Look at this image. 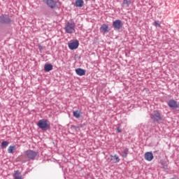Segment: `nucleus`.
I'll return each instance as SVG.
<instances>
[{
  "label": "nucleus",
  "mask_w": 179,
  "mask_h": 179,
  "mask_svg": "<svg viewBox=\"0 0 179 179\" xmlns=\"http://www.w3.org/2000/svg\"><path fill=\"white\" fill-rule=\"evenodd\" d=\"M24 156L29 160H34L38 156V152L33 150H27L24 152Z\"/></svg>",
  "instance_id": "obj_1"
},
{
  "label": "nucleus",
  "mask_w": 179,
  "mask_h": 179,
  "mask_svg": "<svg viewBox=\"0 0 179 179\" xmlns=\"http://www.w3.org/2000/svg\"><path fill=\"white\" fill-rule=\"evenodd\" d=\"M37 125L41 129H43V131H47V129H50V124H48V120L45 119L40 120Z\"/></svg>",
  "instance_id": "obj_2"
},
{
  "label": "nucleus",
  "mask_w": 179,
  "mask_h": 179,
  "mask_svg": "<svg viewBox=\"0 0 179 179\" xmlns=\"http://www.w3.org/2000/svg\"><path fill=\"white\" fill-rule=\"evenodd\" d=\"M66 33L72 34L75 31V24L73 22H67L64 27Z\"/></svg>",
  "instance_id": "obj_3"
},
{
  "label": "nucleus",
  "mask_w": 179,
  "mask_h": 179,
  "mask_svg": "<svg viewBox=\"0 0 179 179\" xmlns=\"http://www.w3.org/2000/svg\"><path fill=\"white\" fill-rule=\"evenodd\" d=\"M150 117L155 121V122H159L162 121V115H160V113H159V110H155L152 114H151Z\"/></svg>",
  "instance_id": "obj_4"
},
{
  "label": "nucleus",
  "mask_w": 179,
  "mask_h": 179,
  "mask_svg": "<svg viewBox=\"0 0 179 179\" xmlns=\"http://www.w3.org/2000/svg\"><path fill=\"white\" fill-rule=\"evenodd\" d=\"M12 20H10V18H9V16L7 15H1L0 16V22L4 23L5 24H10Z\"/></svg>",
  "instance_id": "obj_5"
},
{
  "label": "nucleus",
  "mask_w": 179,
  "mask_h": 179,
  "mask_svg": "<svg viewBox=\"0 0 179 179\" xmlns=\"http://www.w3.org/2000/svg\"><path fill=\"white\" fill-rule=\"evenodd\" d=\"M113 26L115 30H120L123 26L122 21L121 20H116L113 22Z\"/></svg>",
  "instance_id": "obj_6"
},
{
  "label": "nucleus",
  "mask_w": 179,
  "mask_h": 179,
  "mask_svg": "<svg viewBox=\"0 0 179 179\" xmlns=\"http://www.w3.org/2000/svg\"><path fill=\"white\" fill-rule=\"evenodd\" d=\"M43 1L51 9H54L57 6V3L54 0H43Z\"/></svg>",
  "instance_id": "obj_7"
},
{
  "label": "nucleus",
  "mask_w": 179,
  "mask_h": 179,
  "mask_svg": "<svg viewBox=\"0 0 179 179\" xmlns=\"http://www.w3.org/2000/svg\"><path fill=\"white\" fill-rule=\"evenodd\" d=\"M168 106L170 108H178V103L174 99H171L168 102Z\"/></svg>",
  "instance_id": "obj_8"
},
{
  "label": "nucleus",
  "mask_w": 179,
  "mask_h": 179,
  "mask_svg": "<svg viewBox=\"0 0 179 179\" xmlns=\"http://www.w3.org/2000/svg\"><path fill=\"white\" fill-rule=\"evenodd\" d=\"M79 47V41H76L69 43V48L70 50H76Z\"/></svg>",
  "instance_id": "obj_9"
},
{
  "label": "nucleus",
  "mask_w": 179,
  "mask_h": 179,
  "mask_svg": "<svg viewBox=\"0 0 179 179\" xmlns=\"http://www.w3.org/2000/svg\"><path fill=\"white\" fill-rule=\"evenodd\" d=\"M144 157L147 162H152V159L154 158L153 153L151 152H147L145 153Z\"/></svg>",
  "instance_id": "obj_10"
},
{
  "label": "nucleus",
  "mask_w": 179,
  "mask_h": 179,
  "mask_svg": "<svg viewBox=\"0 0 179 179\" xmlns=\"http://www.w3.org/2000/svg\"><path fill=\"white\" fill-rule=\"evenodd\" d=\"M76 73H77L78 76H84V75H86V70L78 68L76 69Z\"/></svg>",
  "instance_id": "obj_11"
},
{
  "label": "nucleus",
  "mask_w": 179,
  "mask_h": 179,
  "mask_svg": "<svg viewBox=\"0 0 179 179\" xmlns=\"http://www.w3.org/2000/svg\"><path fill=\"white\" fill-rule=\"evenodd\" d=\"M101 30H103V31L104 33H108V31H110V27H108V25L106 24H103L101 26Z\"/></svg>",
  "instance_id": "obj_12"
},
{
  "label": "nucleus",
  "mask_w": 179,
  "mask_h": 179,
  "mask_svg": "<svg viewBox=\"0 0 179 179\" xmlns=\"http://www.w3.org/2000/svg\"><path fill=\"white\" fill-rule=\"evenodd\" d=\"M13 178L15 179H23L22 176V173H20V172H19V171H14Z\"/></svg>",
  "instance_id": "obj_13"
},
{
  "label": "nucleus",
  "mask_w": 179,
  "mask_h": 179,
  "mask_svg": "<svg viewBox=\"0 0 179 179\" xmlns=\"http://www.w3.org/2000/svg\"><path fill=\"white\" fill-rule=\"evenodd\" d=\"M110 161L113 163H120V157H118L117 155H115L114 156H112Z\"/></svg>",
  "instance_id": "obj_14"
},
{
  "label": "nucleus",
  "mask_w": 179,
  "mask_h": 179,
  "mask_svg": "<svg viewBox=\"0 0 179 179\" xmlns=\"http://www.w3.org/2000/svg\"><path fill=\"white\" fill-rule=\"evenodd\" d=\"M82 112H80V110H74L73 112V117H75V118H80Z\"/></svg>",
  "instance_id": "obj_15"
},
{
  "label": "nucleus",
  "mask_w": 179,
  "mask_h": 179,
  "mask_svg": "<svg viewBox=\"0 0 179 179\" xmlns=\"http://www.w3.org/2000/svg\"><path fill=\"white\" fill-rule=\"evenodd\" d=\"M44 69L45 72H50V71H52V64H45L44 66Z\"/></svg>",
  "instance_id": "obj_16"
},
{
  "label": "nucleus",
  "mask_w": 179,
  "mask_h": 179,
  "mask_svg": "<svg viewBox=\"0 0 179 179\" xmlns=\"http://www.w3.org/2000/svg\"><path fill=\"white\" fill-rule=\"evenodd\" d=\"M84 3H85V2L83 1V0H77L76 1V6H77L78 8H82V6H83Z\"/></svg>",
  "instance_id": "obj_17"
},
{
  "label": "nucleus",
  "mask_w": 179,
  "mask_h": 179,
  "mask_svg": "<svg viewBox=\"0 0 179 179\" xmlns=\"http://www.w3.org/2000/svg\"><path fill=\"white\" fill-rule=\"evenodd\" d=\"M15 150H16L15 145H10L8 148V153H13V152H15Z\"/></svg>",
  "instance_id": "obj_18"
},
{
  "label": "nucleus",
  "mask_w": 179,
  "mask_h": 179,
  "mask_svg": "<svg viewBox=\"0 0 179 179\" xmlns=\"http://www.w3.org/2000/svg\"><path fill=\"white\" fill-rule=\"evenodd\" d=\"M129 152V150L128 148H124L123 150V155H122V157L127 158L128 156Z\"/></svg>",
  "instance_id": "obj_19"
},
{
  "label": "nucleus",
  "mask_w": 179,
  "mask_h": 179,
  "mask_svg": "<svg viewBox=\"0 0 179 179\" xmlns=\"http://www.w3.org/2000/svg\"><path fill=\"white\" fill-rule=\"evenodd\" d=\"M8 145H9V142L8 141H3L1 145V149H5Z\"/></svg>",
  "instance_id": "obj_20"
},
{
  "label": "nucleus",
  "mask_w": 179,
  "mask_h": 179,
  "mask_svg": "<svg viewBox=\"0 0 179 179\" xmlns=\"http://www.w3.org/2000/svg\"><path fill=\"white\" fill-rule=\"evenodd\" d=\"M123 4L127 5V6H129L131 5V0H123Z\"/></svg>",
  "instance_id": "obj_21"
},
{
  "label": "nucleus",
  "mask_w": 179,
  "mask_h": 179,
  "mask_svg": "<svg viewBox=\"0 0 179 179\" xmlns=\"http://www.w3.org/2000/svg\"><path fill=\"white\" fill-rule=\"evenodd\" d=\"M154 25L155 27H161L160 22L159 21H155Z\"/></svg>",
  "instance_id": "obj_22"
},
{
  "label": "nucleus",
  "mask_w": 179,
  "mask_h": 179,
  "mask_svg": "<svg viewBox=\"0 0 179 179\" xmlns=\"http://www.w3.org/2000/svg\"><path fill=\"white\" fill-rule=\"evenodd\" d=\"M117 132H118L119 134L121 133V132H122V129H121L120 127H117Z\"/></svg>",
  "instance_id": "obj_23"
}]
</instances>
